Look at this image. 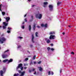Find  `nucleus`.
Wrapping results in <instances>:
<instances>
[{"label": "nucleus", "instance_id": "1", "mask_svg": "<svg viewBox=\"0 0 76 76\" xmlns=\"http://www.w3.org/2000/svg\"><path fill=\"white\" fill-rule=\"evenodd\" d=\"M6 41V39L4 37H0V42L1 44L4 43V42H5Z\"/></svg>", "mask_w": 76, "mask_h": 76}, {"label": "nucleus", "instance_id": "2", "mask_svg": "<svg viewBox=\"0 0 76 76\" xmlns=\"http://www.w3.org/2000/svg\"><path fill=\"white\" fill-rule=\"evenodd\" d=\"M3 24L4 25H5V26H3V29H6V28L7 26L8 23H6L5 22H4L3 23Z\"/></svg>", "mask_w": 76, "mask_h": 76}, {"label": "nucleus", "instance_id": "3", "mask_svg": "<svg viewBox=\"0 0 76 76\" xmlns=\"http://www.w3.org/2000/svg\"><path fill=\"white\" fill-rule=\"evenodd\" d=\"M55 38V36L54 35H51L50 36L49 39H53Z\"/></svg>", "mask_w": 76, "mask_h": 76}, {"label": "nucleus", "instance_id": "4", "mask_svg": "<svg viewBox=\"0 0 76 76\" xmlns=\"http://www.w3.org/2000/svg\"><path fill=\"white\" fill-rule=\"evenodd\" d=\"M4 18L5 19L7 20V22H8L9 20H10V17H7L6 18V17H4Z\"/></svg>", "mask_w": 76, "mask_h": 76}, {"label": "nucleus", "instance_id": "5", "mask_svg": "<svg viewBox=\"0 0 76 76\" xmlns=\"http://www.w3.org/2000/svg\"><path fill=\"white\" fill-rule=\"evenodd\" d=\"M7 55H6V54H4L2 55V57L3 58H6V57H7Z\"/></svg>", "mask_w": 76, "mask_h": 76}, {"label": "nucleus", "instance_id": "6", "mask_svg": "<svg viewBox=\"0 0 76 76\" xmlns=\"http://www.w3.org/2000/svg\"><path fill=\"white\" fill-rule=\"evenodd\" d=\"M41 26H45V28H46V27H47V24H46L45 25H44V24H41Z\"/></svg>", "mask_w": 76, "mask_h": 76}, {"label": "nucleus", "instance_id": "7", "mask_svg": "<svg viewBox=\"0 0 76 76\" xmlns=\"http://www.w3.org/2000/svg\"><path fill=\"white\" fill-rule=\"evenodd\" d=\"M22 66V64H19L18 66V68L21 67Z\"/></svg>", "mask_w": 76, "mask_h": 76}, {"label": "nucleus", "instance_id": "8", "mask_svg": "<svg viewBox=\"0 0 76 76\" xmlns=\"http://www.w3.org/2000/svg\"><path fill=\"white\" fill-rule=\"evenodd\" d=\"M1 75L3 76V74L4 73L3 71L2 70L0 71Z\"/></svg>", "mask_w": 76, "mask_h": 76}, {"label": "nucleus", "instance_id": "9", "mask_svg": "<svg viewBox=\"0 0 76 76\" xmlns=\"http://www.w3.org/2000/svg\"><path fill=\"white\" fill-rule=\"evenodd\" d=\"M25 72H22L21 73V75L20 76H23V75H24V74H25Z\"/></svg>", "mask_w": 76, "mask_h": 76}, {"label": "nucleus", "instance_id": "10", "mask_svg": "<svg viewBox=\"0 0 76 76\" xmlns=\"http://www.w3.org/2000/svg\"><path fill=\"white\" fill-rule=\"evenodd\" d=\"M55 34V33L54 31L50 32V35H53V34Z\"/></svg>", "mask_w": 76, "mask_h": 76}, {"label": "nucleus", "instance_id": "11", "mask_svg": "<svg viewBox=\"0 0 76 76\" xmlns=\"http://www.w3.org/2000/svg\"><path fill=\"white\" fill-rule=\"evenodd\" d=\"M7 61H8V59H6L4 60L3 61V63H6Z\"/></svg>", "mask_w": 76, "mask_h": 76}, {"label": "nucleus", "instance_id": "12", "mask_svg": "<svg viewBox=\"0 0 76 76\" xmlns=\"http://www.w3.org/2000/svg\"><path fill=\"white\" fill-rule=\"evenodd\" d=\"M12 61H13V59H10L8 61V63H10V62H12Z\"/></svg>", "mask_w": 76, "mask_h": 76}, {"label": "nucleus", "instance_id": "13", "mask_svg": "<svg viewBox=\"0 0 76 76\" xmlns=\"http://www.w3.org/2000/svg\"><path fill=\"white\" fill-rule=\"evenodd\" d=\"M49 8H50L51 9H53V6L52 5H49Z\"/></svg>", "mask_w": 76, "mask_h": 76}, {"label": "nucleus", "instance_id": "14", "mask_svg": "<svg viewBox=\"0 0 76 76\" xmlns=\"http://www.w3.org/2000/svg\"><path fill=\"white\" fill-rule=\"evenodd\" d=\"M34 35L33 34L32 35V41L33 42H34Z\"/></svg>", "mask_w": 76, "mask_h": 76}, {"label": "nucleus", "instance_id": "15", "mask_svg": "<svg viewBox=\"0 0 76 76\" xmlns=\"http://www.w3.org/2000/svg\"><path fill=\"white\" fill-rule=\"evenodd\" d=\"M42 17V15L41 14H40L39 16V19H41Z\"/></svg>", "mask_w": 76, "mask_h": 76}, {"label": "nucleus", "instance_id": "16", "mask_svg": "<svg viewBox=\"0 0 76 76\" xmlns=\"http://www.w3.org/2000/svg\"><path fill=\"white\" fill-rule=\"evenodd\" d=\"M19 74L18 73H17L16 74H15L14 75V76H19Z\"/></svg>", "mask_w": 76, "mask_h": 76}, {"label": "nucleus", "instance_id": "17", "mask_svg": "<svg viewBox=\"0 0 76 76\" xmlns=\"http://www.w3.org/2000/svg\"><path fill=\"white\" fill-rule=\"evenodd\" d=\"M38 68H39V70H40V71H41V70H42V68H41V67H38Z\"/></svg>", "mask_w": 76, "mask_h": 76}, {"label": "nucleus", "instance_id": "18", "mask_svg": "<svg viewBox=\"0 0 76 76\" xmlns=\"http://www.w3.org/2000/svg\"><path fill=\"white\" fill-rule=\"evenodd\" d=\"M44 5H47V4H48V3L47 2H44Z\"/></svg>", "mask_w": 76, "mask_h": 76}, {"label": "nucleus", "instance_id": "19", "mask_svg": "<svg viewBox=\"0 0 76 76\" xmlns=\"http://www.w3.org/2000/svg\"><path fill=\"white\" fill-rule=\"evenodd\" d=\"M31 26H29V31H31Z\"/></svg>", "mask_w": 76, "mask_h": 76}, {"label": "nucleus", "instance_id": "20", "mask_svg": "<svg viewBox=\"0 0 76 76\" xmlns=\"http://www.w3.org/2000/svg\"><path fill=\"white\" fill-rule=\"evenodd\" d=\"M35 57H36V56H34L33 58V60H35Z\"/></svg>", "mask_w": 76, "mask_h": 76}, {"label": "nucleus", "instance_id": "21", "mask_svg": "<svg viewBox=\"0 0 76 76\" xmlns=\"http://www.w3.org/2000/svg\"><path fill=\"white\" fill-rule=\"evenodd\" d=\"M49 42H50V40H47V43H49Z\"/></svg>", "mask_w": 76, "mask_h": 76}, {"label": "nucleus", "instance_id": "22", "mask_svg": "<svg viewBox=\"0 0 76 76\" xmlns=\"http://www.w3.org/2000/svg\"><path fill=\"white\" fill-rule=\"evenodd\" d=\"M2 13L3 15H5V12H2Z\"/></svg>", "mask_w": 76, "mask_h": 76}, {"label": "nucleus", "instance_id": "23", "mask_svg": "<svg viewBox=\"0 0 76 76\" xmlns=\"http://www.w3.org/2000/svg\"><path fill=\"white\" fill-rule=\"evenodd\" d=\"M38 34V32H36L35 33L36 36V37H38L37 35Z\"/></svg>", "mask_w": 76, "mask_h": 76}, {"label": "nucleus", "instance_id": "24", "mask_svg": "<svg viewBox=\"0 0 76 76\" xmlns=\"http://www.w3.org/2000/svg\"><path fill=\"white\" fill-rule=\"evenodd\" d=\"M48 75H51V72L50 71H49L48 72Z\"/></svg>", "mask_w": 76, "mask_h": 76}, {"label": "nucleus", "instance_id": "25", "mask_svg": "<svg viewBox=\"0 0 76 76\" xmlns=\"http://www.w3.org/2000/svg\"><path fill=\"white\" fill-rule=\"evenodd\" d=\"M1 4L0 5V10L1 12Z\"/></svg>", "mask_w": 76, "mask_h": 76}, {"label": "nucleus", "instance_id": "26", "mask_svg": "<svg viewBox=\"0 0 76 76\" xmlns=\"http://www.w3.org/2000/svg\"><path fill=\"white\" fill-rule=\"evenodd\" d=\"M9 51V49L7 50H6L4 52V53H6V52H8Z\"/></svg>", "mask_w": 76, "mask_h": 76}, {"label": "nucleus", "instance_id": "27", "mask_svg": "<svg viewBox=\"0 0 76 76\" xmlns=\"http://www.w3.org/2000/svg\"><path fill=\"white\" fill-rule=\"evenodd\" d=\"M28 60V58H26L25 59V61H27V60Z\"/></svg>", "mask_w": 76, "mask_h": 76}, {"label": "nucleus", "instance_id": "28", "mask_svg": "<svg viewBox=\"0 0 76 76\" xmlns=\"http://www.w3.org/2000/svg\"><path fill=\"white\" fill-rule=\"evenodd\" d=\"M22 29H24V28H25V26H23L22 27Z\"/></svg>", "mask_w": 76, "mask_h": 76}, {"label": "nucleus", "instance_id": "29", "mask_svg": "<svg viewBox=\"0 0 76 76\" xmlns=\"http://www.w3.org/2000/svg\"><path fill=\"white\" fill-rule=\"evenodd\" d=\"M60 3H61L60 2H58V3H57V4L58 5V4H60Z\"/></svg>", "mask_w": 76, "mask_h": 76}, {"label": "nucleus", "instance_id": "30", "mask_svg": "<svg viewBox=\"0 0 76 76\" xmlns=\"http://www.w3.org/2000/svg\"><path fill=\"white\" fill-rule=\"evenodd\" d=\"M12 28H11L10 27H8V30H10V29H11Z\"/></svg>", "mask_w": 76, "mask_h": 76}, {"label": "nucleus", "instance_id": "31", "mask_svg": "<svg viewBox=\"0 0 76 76\" xmlns=\"http://www.w3.org/2000/svg\"><path fill=\"white\" fill-rule=\"evenodd\" d=\"M47 49L48 50H50V47H48L47 48Z\"/></svg>", "mask_w": 76, "mask_h": 76}, {"label": "nucleus", "instance_id": "32", "mask_svg": "<svg viewBox=\"0 0 76 76\" xmlns=\"http://www.w3.org/2000/svg\"><path fill=\"white\" fill-rule=\"evenodd\" d=\"M41 61H39V62L38 63V64H41Z\"/></svg>", "mask_w": 76, "mask_h": 76}, {"label": "nucleus", "instance_id": "33", "mask_svg": "<svg viewBox=\"0 0 76 76\" xmlns=\"http://www.w3.org/2000/svg\"><path fill=\"white\" fill-rule=\"evenodd\" d=\"M19 38H20V39H22L23 37H19Z\"/></svg>", "mask_w": 76, "mask_h": 76}, {"label": "nucleus", "instance_id": "34", "mask_svg": "<svg viewBox=\"0 0 76 76\" xmlns=\"http://www.w3.org/2000/svg\"><path fill=\"white\" fill-rule=\"evenodd\" d=\"M23 67H22L21 68V70H23Z\"/></svg>", "mask_w": 76, "mask_h": 76}, {"label": "nucleus", "instance_id": "35", "mask_svg": "<svg viewBox=\"0 0 76 76\" xmlns=\"http://www.w3.org/2000/svg\"><path fill=\"white\" fill-rule=\"evenodd\" d=\"M7 33H10V31L8 30L7 31Z\"/></svg>", "mask_w": 76, "mask_h": 76}, {"label": "nucleus", "instance_id": "36", "mask_svg": "<svg viewBox=\"0 0 76 76\" xmlns=\"http://www.w3.org/2000/svg\"><path fill=\"white\" fill-rule=\"evenodd\" d=\"M35 70V69L34 68H33L32 69V71H33H33H34V70Z\"/></svg>", "mask_w": 76, "mask_h": 76}, {"label": "nucleus", "instance_id": "37", "mask_svg": "<svg viewBox=\"0 0 76 76\" xmlns=\"http://www.w3.org/2000/svg\"><path fill=\"white\" fill-rule=\"evenodd\" d=\"M21 72H21V71L20 70L19 71V73H21Z\"/></svg>", "mask_w": 76, "mask_h": 76}, {"label": "nucleus", "instance_id": "38", "mask_svg": "<svg viewBox=\"0 0 76 76\" xmlns=\"http://www.w3.org/2000/svg\"><path fill=\"white\" fill-rule=\"evenodd\" d=\"M54 49L53 48H51V50H52V51H53V50H54Z\"/></svg>", "mask_w": 76, "mask_h": 76}, {"label": "nucleus", "instance_id": "39", "mask_svg": "<svg viewBox=\"0 0 76 76\" xmlns=\"http://www.w3.org/2000/svg\"><path fill=\"white\" fill-rule=\"evenodd\" d=\"M71 54H74V52H72L71 53Z\"/></svg>", "mask_w": 76, "mask_h": 76}, {"label": "nucleus", "instance_id": "40", "mask_svg": "<svg viewBox=\"0 0 76 76\" xmlns=\"http://www.w3.org/2000/svg\"><path fill=\"white\" fill-rule=\"evenodd\" d=\"M51 74L52 75H53L54 74V73H53V72H51Z\"/></svg>", "mask_w": 76, "mask_h": 76}, {"label": "nucleus", "instance_id": "41", "mask_svg": "<svg viewBox=\"0 0 76 76\" xmlns=\"http://www.w3.org/2000/svg\"><path fill=\"white\" fill-rule=\"evenodd\" d=\"M50 45L51 46H53V44H50Z\"/></svg>", "mask_w": 76, "mask_h": 76}, {"label": "nucleus", "instance_id": "42", "mask_svg": "<svg viewBox=\"0 0 76 76\" xmlns=\"http://www.w3.org/2000/svg\"><path fill=\"white\" fill-rule=\"evenodd\" d=\"M25 22H27V20H26V18H25Z\"/></svg>", "mask_w": 76, "mask_h": 76}, {"label": "nucleus", "instance_id": "43", "mask_svg": "<svg viewBox=\"0 0 76 76\" xmlns=\"http://www.w3.org/2000/svg\"><path fill=\"white\" fill-rule=\"evenodd\" d=\"M38 15H36V18H38Z\"/></svg>", "mask_w": 76, "mask_h": 76}, {"label": "nucleus", "instance_id": "44", "mask_svg": "<svg viewBox=\"0 0 76 76\" xmlns=\"http://www.w3.org/2000/svg\"><path fill=\"white\" fill-rule=\"evenodd\" d=\"M37 28H39V26H37Z\"/></svg>", "mask_w": 76, "mask_h": 76}, {"label": "nucleus", "instance_id": "45", "mask_svg": "<svg viewBox=\"0 0 76 76\" xmlns=\"http://www.w3.org/2000/svg\"><path fill=\"white\" fill-rule=\"evenodd\" d=\"M35 26H34V30H35Z\"/></svg>", "mask_w": 76, "mask_h": 76}, {"label": "nucleus", "instance_id": "46", "mask_svg": "<svg viewBox=\"0 0 76 76\" xmlns=\"http://www.w3.org/2000/svg\"><path fill=\"white\" fill-rule=\"evenodd\" d=\"M34 64H36V62H35V61L34 62Z\"/></svg>", "mask_w": 76, "mask_h": 76}, {"label": "nucleus", "instance_id": "47", "mask_svg": "<svg viewBox=\"0 0 76 76\" xmlns=\"http://www.w3.org/2000/svg\"><path fill=\"white\" fill-rule=\"evenodd\" d=\"M26 67H25L24 68V69H26Z\"/></svg>", "mask_w": 76, "mask_h": 76}, {"label": "nucleus", "instance_id": "48", "mask_svg": "<svg viewBox=\"0 0 76 76\" xmlns=\"http://www.w3.org/2000/svg\"><path fill=\"white\" fill-rule=\"evenodd\" d=\"M65 34V33H64V32L62 33L63 35H64Z\"/></svg>", "mask_w": 76, "mask_h": 76}, {"label": "nucleus", "instance_id": "49", "mask_svg": "<svg viewBox=\"0 0 76 76\" xmlns=\"http://www.w3.org/2000/svg\"><path fill=\"white\" fill-rule=\"evenodd\" d=\"M29 72H31V70H29Z\"/></svg>", "mask_w": 76, "mask_h": 76}, {"label": "nucleus", "instance_id": "50", "mask_svg": "<svg viewBox=\"0 0 76 76\" xmlns=\"http://www.w3.org/2000/svg\"><path fill=\"white\" fill-rule=\"evenodd\" d=\"M26 14L25 16H24V17H26Z\"/></svg>", "mask_w": 76, "mask_h": 76}, {"label": "nucleus", "instance_id": "51", "mask_svg": "<svg viewBox=\"0 0 76 76\" xmlns=\"http://www.w3.org/2000/svg\"><path fill=\"white\" fill-rule=\"evenodd\" d=\"M34 74H36V72H34Z\"/></svg>", "mask_w": 76, "mask_h": 76}, {"label": "nucleus", "instance_id": "52", "mask_svg": "<svg viewBox=\"0 0 76 76\" xmlns=\"http://www.w3.org/2000/svg\"><path fill=\"white\" fill-rule=\"evenodd\" d=\"M34 6H35V5H32V7H34Z\"/></svg>", "mask_w": 76, "mask_h": 76}, {"label": "nucleus", "instance_id": "53", "mask_svg": "<svg viewBox=\"0 0 76 76\" xmlns=\"http://www.w3.org/2000/svg\"><path fill=\"white\" fill-rule=\"evenodd\" d=\"M68 27H69V28H70V26H69Z\"/></svg>", "mask_w": 76, "mask_h": 76}, {"label": "nucleus", "instance_id": "54", "mask_svg": "<svg viewBox=\"0 0 76 76\" xmlns=\"http://www.w3.org/2000/svg\"><path fill=\"white\" fill-rule=\"evenodd\" d=\"M1 19L0 18V21H1Z\"/></svg>", "mask_w": 76, "mask_h": 76}, {"label": "nucleus", "instance_id": "55", "mask_svg": "<svg viewBox=\"0 0 76 76\" xmlns=\"http://www.w3.org/2000/svg\"><path fill=\"white\" fill-rule=\"evenodd\" d=\"M24 66H26V64H24Z\"/></svg>", "mask_w": 76, "mask_h": 76}, {"label": "nucleus", "instance_id": "56", "mask_svg": "<svg viewBox=\"0 0 76 76\" xmlns=\"http://www.w3.org/2000/svg\"><path fill=\"white\" fill-rule=\"evenodd\" d=\"M28 1H31V0H28Z\"/></svg>", "mask_w": 76, "mask_h": 76}, {"label": "nucleus", "instance_id": "57", "mask_svg": "<svg viewBox=\"0 0 76 76\" xmlns=\"http://www.w3.org/2000/svg\"><path fill=\"white\" fill-rule=\"evenodd\" d=\"M32 64V63L31 62V63H30V64Z\"/></svg>", "mask_w": 76, "mask_h": 76}, {"label": "nucleus", "instance_id": "58", "mask_svg": "<svg viewBox=\"0 0 76 76\" xmlns=\"http://www.w3.org/2000/svg\"><path fill=\"white\" fill-rule=\"evenodd\" d=\"M20 47V46H18V47Z\"/></svg>", "mask_w": 76, "mask_h": 76}, {"label": "nucleus", "instance_id": "59", "mask_svg": "<svg viewBox=\"0 0 76 76\" xmlns=\"http://www.w3.org/2000/svg\"><path fill=\"white\" fill-rule=\"evenodd\" d=\"M0 28H1V26H0Z\"/></svg>", "mask_w": 76, "mask_h": 76}, {"label": "nucleus", "instance_id": "60", "mask_svg": "<svg viewBox=\"0 0 76 76\" xmlns=\"http://www.w3.org/2000/svg\"><path fill=\"white\" fill-rule=\"evenodd\" d=\"M0 62H1V60H0Z\"/></svg>", "mask_w": 76, "mask_h": 76}, {"label": "nucleus", "instance_id": "61", "mask_svg": "<svg viewBox=\"0 0 76 76\" xmlns=\"http://www.w3.org/2000/svg\"><path fill=\"white\" fill-rule=\"evenodd\" d=\"M33 17V16H31V18H32Z\"/></svg>", "mask_w": 76, "mask_h": 76}, {"label": "nucleus", "instance_id": "62", "mask_svg": "<svg viewBox=\"0 0 76 76\" xmlns=\"http://www.w3.org/2000/svg\"><path fill=\"white\" fill-rule=\"evenodd\" d=\"M44 7H45V6H44Z\"/></svg>", "mask_w": 76, "mask_h": 76}, {"label": "nucleus", "instance_id": "63", "mask_svg": "<svg viewBox=\"0 0 76 76\" xmlns=\"http://www.w3.org/2000/svg\"><path fill=\"white\" fill-rule=\"evenodd\" d=\"M1 48H0V50Z\"/></svg>", "mask_w": 76, "mask_h": 76}, {"label": "nucleus", "instance_id": "64", "mask_svg": "<svg viewBox=\"0 0 76 76\" xmlns=\"http://www.w3.org/2000/svg\"><path fill=\"white\" fill-rule=\"evenodd\" d=\"M26 65H27H27H27V64Z\"/></svg>", "mask_w": 76, "mask_h": 76}]
</instances>
